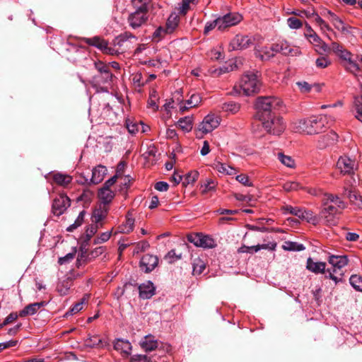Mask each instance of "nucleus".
Returning a JSON list of instances; mask_svg holds the SVG:
<instances>
[{
  "label": "nucleus",
  "mask_w": 362,
  "mask_h": 362,
  "mask_svg": "<svg viewBox=\"0 0 362 362\" xmlns=\"http://www.w3.org/2000/svg\"><path fill=\"white\" fill-rule=\"evenodd\" d=\"M346 207V204L337 195L324 194L322 197V207L319 217L327 225H335L339 215Z\"/></svg>",
  "instance_id": "f257e3e1"
},
{
  "label": "nucleus",
  "mask_w": 362,
  "mask_h": 362,
  "mask_svg": "<svg viewBox=\"0 0 362 362\" xmlns=\"http://www.w3.org/2000/svg\"><path fill=\"white\" fill-rule=\"evenodd\" d=\"M332 121L331 117L327 115L312 116L294 122L293 129L296 132L313 135L320 133Z\"/></svg>",
  "instance_id": "f03ea898"
},
{
  "label": "nucleus",
  "mask_w": 362,
  "mask_h": 362,
  "mask_svg": "<svg viewBox=\"0 0 362 362\" xmlns=\"http://www.w3.org/2000/svg\"><path fill=\"white\" fill-rule=\"evenodd\" d=\"M151 0H133L135 11L128 17L129 26L136 29L145 24L148 20V11Z\"/></svg>",
  "instance_id": "7ed1b4c3"
},
{
  "label": "nucleus",
  "mask_w": 362,
  "mask_h": 362,
  "mask_svg": "<svg viewBox=\"0 0 362 362\" xmlns=\"http://www.w3.org/2000/svg\"><path fill=\"white\" fill-rule=\"evenodd\" d=\"M261 87V82L257 73L247 72L244 74L240 81L239 86H235L233 94H243L245 95H251L257 93Z\"/></svg>",
  "instance_id": "20e7f679"
},
{
  "label": "nucleus",
  "mask_w": 362,
  "mask_h": 362,
  "mask_svg": "<svg viewBox=\"0 0 362 362\" xmlns=\"http://www.w3.org/2000/svg\"><path fill=\"white\" fill-rule=\"evenodd\" d=\"M282 105V101L274 96H261L257 98L255 107L257 110L259 119L267 117L276 114V111Z\"/></svg>",
  "instance_id": "39448f33"
},
{
  "label": "nucleus",
  "mask_w": 362,
  "mask_h": 362,
  "mask_svg": "<svg viewBox=\"0 0 362 362\" xmlns=\"http://www.w3.org/2000/svg\"><path fill=\"white\" fill-rule=\"evenodd\" d=\"M263 37L258 34L247 35L243 33L236 34L228 43L229 51H243L252 46H255L256 43H262Z\"/></svg>",
  "instance_id": "423d86ee"
},
{
  "label": "nucleus",
  "mask_w": 362,
  "mask_h": 362,
  "mask_svg": "<svg viewBox=\"0 0 362 362\" xmlns=\"http://www.w3.org/2000/svg\"><path fill=\"white\" fill-rule=\"evenodd\" d=\"M264 129L269 134L280 135L285 129L286 126L282 118L272 115L260 119Z\"/></svg>",
  "instance_id": "0eeeda50"
},
{
  "label": "nucleus",
  "mask_w": 362,
  "mask_h": 362,
  "mask_svg": "<svg viewBox=\"0 0 362 362\" xmlns=\"http://www.w3.org/2000/svg\"><path fill=\"white\" fill-rule=\"evenodd\" d=\"M243 20V16L238 13H228L216 18L218 30L224 31L229 28L239 24Z\"/></svg>",
  "instance_id": "6e6552de"
},
{
  "label": "nucleus",
  "mask_w": 362,
  "mask_h": 362,
  "mask_svg": "<svg viewBox=\"0 0 362 362\" xmlns=\"http://www.w3.org/2000/svg\"><path fill=\"white\" fill-rule=\"evenodd\" d=\"M243 59L238 57L230 60L229 62H226L224 65L220 66L218 69H209V72L214 76H218L223 74L238 69L243 66Z\"/></svg>",
  "instance_id": "1a4fd4ad"
},
{
  "label": "nucleus",
  "mask_w": 362,
  "mask_h": 362,
  "mask_svg": "<svg viewBox=\"0 0 362 362\" xmlns=\"http://www.w3.org/2000/svg\"><path fill=\"white\" fill-rule=\"evenodd\" d=\"M273 50L276 53H281L284 55L297 56L300 54L298 47L291 46L288 42L284 40L273 44Z\"/></svg>",
  "instance_id": "9d476101"
},
{
  "label": "nucleus",
  "mask_w": 362,
  "mask_h": 362,
  "mask_svg": "<svg viewBox=\"0 0 362 362\" xmlns=\"http://www.w3.org/2000/svg\"><path fill=\"white\" fill-rule=\"evenodd\" d=\"M356 162L347 156L339 157L337 163V167L343 174H352L356 168Z\"/></svg>",
  "instance_id": "9b49d317"
},
{
  "label": "nucleus",
  "mask_w": 362,
  "mask_h": 362,
  "mask_svg": "<svg viewBox=\"0 0 362 362\" xmlns=\"http://www.w3.org/2000/svg\"><path fill=\"white\" fill-rule=\"evenodd\" d=\"M70 206V199L65 194H60L54 199L52 204V212L54 215L59 216Z\"/></svg>",
  "instance_id": "f8f14e48"
},
{
  "label": "nucleus",
  "mask_w": 362,
  "mask_h": 362,
  "mask_svg": "<svg viewBox=\"0 0 362 362\" xmlns=\"http://www.w3.org/2000/svg\"><path fill=\"white\" fill-rule=\"evenodd\" d=\"M304 36L315 47V51L318 54H323L330 50L329 46L322 40L315 32L312 33L311 35L304 34Z\"/></svg>",
  "instance_id": "ddd939ff"
},
{
  "label": "nucleus",
  "mask_w": 362,
  "mask_h": 362,
  "mask_svg": "<svg viewBox=\"0 0 362 362\" xmlns=\"http://www.w3.org/2000/svg\"><path fill=\"white\" fill-rule=\"evenodd\" d=\"M262 43H256L254 47V54L256 57L260 59L262 61L269 60L276 54L273 50V45L270 47H262Z\"/></svg>",
  "instance_id": "4468645a"
},
{
  "label": "nucleus",
  "mask_w": 362,
  "mask_h": 362,
  "mask_svg": "<svg viewBox=\"0 0 362 362\" xmlns=\"http://www.w3.org/2000/svg\"><path fill=\"white\" fill-rule=\"evenodd\" d=\"M158 259L156 256L146 254L144 255L140 261V267L145 272L148 273L153 271L158 265Z\"/></svg>",
  "instance_id": "2eb2a0df"
},
{
  "label": "nucleus",
  "mask_w": 362,
  "mask_h": 362,
  "mask_svg": "<svg viewBox=\"0 0 362 362\" xmlns=\"http://www.w3.org/2000/svg\"><path fill=\"white\" fill-rule=\"evenodd\" d=\"M327 17L333 24L334 28L344 34L349 33V27L346 26L344 23L334 13L327 11Z\"/></svg>",
  "instance_id": "dca6fc26"
},
{
  "label": "nucleus",
  "mask_w": 362,
  "mask_h": 362,
  "mask_svg": "<svg viewBox=\"0 0 362 362\" xmlns=\"http://www.w3.org/2000/svg\"><path fill=\"white\" fill-rule=\"evenodd\" d=\"M141 347L146 351H151L158 347L159 342L151 334L145 336L139 342Z\"/></svg>",
  "instance_id": "f3484780"
},
{
  "label": "nucleus",
  "mask_w": 362,
  "mask_h": 362,
  "mask_svg": "<svg viewBox=\"0 0 362 362\" xmlns=\"http://www.w3.org/2000/svg\"><path fill=\"white\" fill-rule=\"evenodd\" d=\"M109 211L108 206L100 205L93 213L92 221L103 226V221L107 217Z\"/></svg>",
  "instance_id": "a211bd4d"
},
{
  "label": "nucleus",
  "mask_w": 362,
  "mask_h": 362,
  "mask_svg": "<svg viewBox=\"0 0 362 362\" xmlns=\"http://www.w3.org/2000/svg\"><path fill=\"white\" fill-rule=\"evenodd\" d=\"M156 288L153 284L148 281L139 286V296L143 299H149L155 294Z\"/></svg>",
  "instance_id": "6ab92c4d"
},
{
  "label": "nucleus",
  "mask_w": 362,
  "mask_h": 362,
  "mask_svg": "<svg viewBox=\"0 0 362 362\" xmlns=\"http://www.w3.org/2000/svg\"><path fill=\"white\" fill-rule=\"evenodd\" d=\"M221 118L215 113H210L205 116V134L212 132L220 124Z\"/></svg>",
  "instance_id": "aec40b11"
},
{
  "label": "nucleus",
  "mask_w": 362,
  "mask_h": 362,
  "mask_svg": "<svg viewBox=\"0 0 362 362\" xmlns=\"http://www.w3.org/2000/svg\"><path fill=\"white\" fill-rule=\"evenodd\" d=\"M329 48L335 54L339 57L341 63H342L346 59L353 57V54L349 50L345 49L342 45L337 42H332L331 47Z\"/></svg>",
  "instance_id": "412c9836"
},
{
  "label": "nucleus",
  "mask_w": 362,
  "mask_h": 362,
  "mask_svg": "<svg viewBox=\"0 0 362 362\" xmlns=\"http://www.w3.org/2000/svg\"><path fill=\"white\" fill-rule=\"evenodd\" d=\"M306 269L315 274H324L326 271V263L314 262L311 257H309L307 259Z\"/></svg>",
  "instance_id": "4be33fe9"
},
{
  "label": "nucleus",
  "mask_w": 362,
  "mask_h": 362,
  "mask_svg": "<svg viewBox=\"0 0 362 362\" xmlns=\"http://www.w3.org/2000/svg\"><path fill=\"white\" fill-rule=\"evenodd\" d=\"M107 170L104 165H99L95 167L92 170L90 182L94 185L101 182L103 180L105 175L107 174Z\"/></svg>",
  "instance_id": "5701e85b"
},
{
  "label": "nucleus",
  "mask_w": 362,
  "mask_h": 362,
  "mask_svg": "<svg viewBox=\"0 0 362 362\" xmlns=\"http://www.w3.org/2000/svg\"><path fill=\"white\" fill-rule=\"evenodd\" d=\"M328 262L332 265L334 272L340 269L348 264V258L345 255H330Z\"/></svg>",
  "instance_id": "b1692460"
},
{
  "label": "nucleus",
  "mask_w": 362,
  "mask_h": 362,
  "mask_svg": "<svg viewBox=\"0 0 362 362\" xmlns=\"http://www.w3.org/2000/svg\"><path fill=\"white\" fill-rule=\"evenodd\" d=\"M46 304L47 303L45 301L29 304L20 311L19 316L25 317L26 315H33Z\"/></svg>",
  "instance_id": "393cba45"
},
{
  "label": "nucleus",
  "mask_w": 362,
  "mask_h": 362,
  "mask_svg": "<svg viewBox=\"0 0 362 362\" xmlns=\"http://www.w3.org/2000/svg\"><path fill=\"white\" fill-rule=\"evenodd\" d=\"M338 139V135L334 132H330L326 135L320 137L318 141V146L320 148H325L327 146L334 144Z\"/></svg>",
  "instance_id": "a878e982"
},
{
  "label": "nucleus",
  "mask_w": 362,
  "mask_h": 362,
  "mask_svg": "<svg viewBox=\"0 0 362 362\" xmlns=\"http://www.w3.org/2000/svg\"><path fill=\"white\" fill-rule=\"evenodd\" d=\"M86 42L90 45L98 47L100 50L103 51L105 53H111V49L107 47V42L98 37L88 38L86 40Z\"/></svg>",
  "instance_id": "bb28decb"
},
{
  "label": "nucleus",
  "mask_w": 362,
  "mask_h": 362,
  "mask_svg": "<svg viewBox=\"0 0 362 362\" xmlns=\"http://www.w3.org/2000/svg\"><path fill=\"white\" fill-rule=\"evenodd\" d=\"M115 197V192L110 189L101 188L98 192V197L101 202L100 205L107 206Z\"/></svg>",
  "instance_id": "cd10ccee"
},
{
  "label": "nucleus",
  "mask_w": 362,
  "mask_h": 362,
  "mask_svg": "<svg viewBox=\"0 0 362 362\" xmlns=\"http://www.w3.org/2000/svg\"><path fill=\"white\" fill-rule=\"evenodd\" d=\"M107 344V341L101 339L98 335H88V338L85 340V345L90 348H99L103 347Z\"/></svg>",
  "instance_id": "c85d7f7f"
},
{
  "label": "nucleus",
  "mask_w": 362,
  "mask_h": 362,
  "mask_svg": "<svg viewBox=\"0 0 362 362\" xmlns=\"http://www.w3.org/2000/svg\"><path fill=\"white\" fill-rule=\"evenodd\" d=\"M211 166L214 169L222 174L233 175L237 173V170L235 168L220 162L214 163Z\"/></svg>",
  "instance_id": "c756f323"
},
{
  "label": "nucleus",
  "mask_w": 362,
  "mask_h": 362,
  "mask_svg": "<svg viewBox=\"0 0 362 362\" xmlns=\"http://www.w3.org/2000/svg\"><path fill=\"white\" fill-rule=\"evenodd\" d=\"M114 348L115 350L121 351L125 356H128L131 354L132 345L126 340L117 339L114 344Z\"/></svg>",
  "instance_id": "7c9ffc66"
},
{
  "label": "nucleus",
  "mask_w": 362,
  "mask_h": 362,
  "mask_svg": "<svg viewBox=\"0 0 362 362\" xmlns=\"http://www.w3.org/2000/svg\"><path fill=\"white\" fill-rule=\"evenodd\" d=\"M134 218L132 214L129 211L126 216V221L119 226V232L122 233H129L134 229Z\"/></svg>",
  "instance_id": "2f4dec72"
},
{
  "label": "nucleus",
  "mask_w": 362,
  "mask_h": 362,
  "mask_svg": "<svg viewBox=\"0 0 362 362\" xmlns=\"http://www.w3.org/2000/svg\"><path fill=\"white\" fill-rule=\"evenodd\" d=\"M341 64L346 71L351 72L354 75H356L360 70L359 64L353 58V57L346 59Z\"/></svg>",
  "instance_id": "473e14b6"
},
{
  "label": "nucleus",
  "mask_w": 362,
  "mask_h": 362,
  "mask_svg": "<svg viewBox=\"0 0 362 362\" xmlns=\"http://www.w3.org/2000/svg\"><path fill=\"white\" fill-rule=\"evenodd\" d=\"M95 67L98 71L99 74H105V82H108L109 81H112L113 75L110 72L108 65L99 61V62H95Z\"/></svg>",
  "instance_id": "72a5a7b5"
},
{
  "label": "nucleus",
  "mask_w": 362,
  "mask_h": 362,
  "mask_svg": "<svg viewBox=\"0 0 362 362\" xmlns=\"http://www.w3.org/2000/svg\"><path fill=\"white\" fill-rule=\"evenodd\" d=\"M202 98L198 94H192L189 100L185 104L180 106V110L184 112L188 108H191L198 105L201 103Z\"/></svg>",
  "instance_id": "f704fd0d"
},
{
  "label": "nucleus",
  "mask_w": 362,
  "mask_h": 362,
  "mask_svg": "<svg viewBox=\"0 0 362 362\" xmlns=\"http://www.w3.org/2000/svg\"><path fill=\"white\" fill-rule=\"evenodd\" d=\"M187 240L196 247H204V234L202 233H192L187 235Z\"/></svg>",
  "instance_id": "c9c22d12"
},
{
  "label": "nucleus",
  "mask_w": 362,
  "mask_h": 362,
  "mask_svg": "<svg viewBox=\"0 0 362 362\" xmlns=\"http://www.w3.org/2000/svg\"><path fill=\"white\" fill-rule=\"evenodd\" d=\"M105 74H98L93 78V83L95 86H102L103 91H107V86L110 85L112 81L105 82Z\"/></svg>",
  "instance_id": "e433bc0d"
},
{
  "label": "nucleus",
  "mask_w": 362,
  "mask_h": 362,
  "mask_svg": "<svg viewBox=\"0 0 362 362\" xmlns=\"http://www.w3.org/2000/svg\"><path fill=\"white\" fill-rule=\"evenodd\" d=\"M282 248L286 251H303L305 249L303 244L292 241H285Z\"/></svg>",
  "instance_id": "4c0bfd02"
},
{
  "label": "nucleus",
  "mask_w": 362,
  "mask_h": 362,
  "mask_svg": "<svg viewBox=\"0 0 362 362\" xmlns=\"http://www.w3.org/2000/svg\"><path fill=\"white\" fill-rule=\"evenodd\" d=\"M53 180L57 184L66 187L71 182L72 177L67 175L56 173L53 176Z\"/></svg>",
  "instance_id": "58836bf2"
},
{
  "label": "nucleus",
  "mask_w": 362,
  "mask_h": 362,
  "mask_svg": "<svg viewBox=\"0 0 362 362\" xmlns=\"http://www.w3.org/2000/svg\"><path fill=\"white\" fill-rule=\"evenodd\" d=\"M344 195L348 197L350 202L356 206H357V202H359L360 199H362V197L358 194L357 192L352 188H345L344 191Z\"/></svg>",
  "instance_id": "ea45409f"
},
{
  "label": "nucleus",
  "mask_w": 362,
  "mask_h": 362,
  "mask_svg": "<svg viewBox=\"0 0 362 362\" xmlns=\"http://www.w3.org/2000/svg\"><path fill=\"white\" fill-rule=\"evenodd\" d=\"M300 219L306 221L308 223H310L313 225H317L319 223V218L313 214V211L304 210L303 209Z\"/></svg>",
  "instance_id": "a19ab883"
},
{
  "label": "nucleus",
  "mask_w": 362,
  "mask_h": 362,
  "mask_svg": "<svg viewBox=\"0 0 362 362\" xmlns=\"http://www.w3.org/2000/svg\"><path fill=\"white\" fill-rule=\"evenodd\" d=\"M177 126L182 131L189 132L192 129V120L189 117L180 118L177 122Z\"/></svg>",
  "instance_id": "79ce46f5"
},
{
  "label": "nucleus",
  "mask_w": 362,
  "mask_h": 362,
  "mask_svg": "<svg viewBox=\"0 0 362 362\" xmlns=\"http://www.w3.org/2000/svg\"><path fill=\"white\" fill-rule=\"evenodd\" d=\"M277 158L284 165L291 168H295L296 163L291 156L284 155L283 153H279Z\"/></svg>",
  "instance_id": "37998d69"
},
{
  "label": "nucleus",
  "mask_w": 362,
  "mask_h": 362,
  "mask_svg": "<svg viewBox=\"0 0 362 362\" xmlns=\"http://www.w3.org/2000/svg\"><path fill=\"white\" fill-rule=\"evenodd\" d=\"M269 246L267 244L257 245L255 246L248 247L246 245H243L238 249V252L245 253V252H257L261 249H267Z\"/></svg>",
  "instance_id": "c03bdc74"
},
{
  "label": "nucleus",
  "mask_w": 362,
  "mask_h": 362,
  "mask_svg": "<svg viewBox=\"0 0 362 362\" xmlns=\"http://www.w3.org/2000/svg\"><path fill=\"white\" fill-rule=\"evenodd\" d=\"M179 18L176 15H170L167 20L165 28L170 33H173L178 25Z\"/></svg>",
  "instance_id": "a18cd8bd"
},
{
  "label": "nucleus",
  "mask_w": 362,
  "mask_h": 362,
  "mask_svg": "<svg viewBox=\"0 0 362 362\" xmlns=\"http://www.w3.org/2000/svg\"><path fill=\"white\" fill-rule=\"evenodd\" d=\"M296 84L298 85L300 91L304 93H309L313 88H315L316 91H320V87L317 84H314L312 86L305 81L297 82Z\"/></svg>",
  "instance_id": "49530a36"
},
{
  "label": "nucleus",
  "mask_w": 362,
  "mask_h": 362,
  "mask_svg": "<svg viewBox=\"0 0 362 362\" xmlns=\"http://www.w3.org/2000/svg\"><path fill=\"white\" fill-rule=\"evenodd\" d=\"M350 284L358 291L362 292V277L354 274L351 275L349 279Z\"/></svg>",
  "instance_id": "de8ad7c7"
},
{
  "label": "nucleus",
  "mask_w": 362,
  "mask_h": 362,
  "mask_svg": "<svg viewBox=\"0 0 362 362\" xmlns=\"http://www.w3.org/2000/svg\"><path fill=\"white\" fill-rule=\"evenodd\" d=\"M158 100V95L156 90L153 89L150 92L149 98L148 100V105L152 107L153 110L158 109V105L156 104V101Z\"/></svg>",
  "instance_id": "09e8293b"
},
{
  "label": "nucleus",
  "mask_w": 362,
  "mask_h": 362,
  "mask_svg": "<svg viewBox=\"0 0 362 362\" xmlns=\"http://www.w3.org/2000/svg\"><path fill=\"white\" fill-rule=\"evenodd\" d=\"M85 214H86L85 211H81L79 213L78 217L75 220L74 223L73 224L70 225L66 228V230L69 232H73L75 229H76L78 227H79L83 222Z\"/></svg>",
  "instance_id": "8fccbe9b"
},
{
  "label": "nucleus",
  "mask_w": 362,
  "mask_h": 362,
  "mask_svg": "<svg viewBox=\"0 0 362 362\" xmlns=\"http://www.w3.org/2000/svg\"><path fill=\"white\" fill-rule=\"evenodd\" d=\"M356 117L362 122V96L354 98Z\"/></svg>",
  "instance_id": "3c124183"
},
{
  "label": "nucleus",
  "mask_w": 362,
  "mask_h": 362,
  "mask_svg": "<svg viewBox=\"0 0 362 362\" xmlns=\"http://www.w3.org/2000/svg\"><path fill=\"white\" fill-rule=\"evenodd\" d=\"M283 188L287 192L303 189L300 184L296 181H288L285 182L283 185Z\"/></svg>",
  "instance_id": "603ef678"
},
{
  "label": "nucleus",
  "mask_w": 362,
  "mask_h": 362,
  "mask_svg": "<svg viewBox=\"0 0 362 362\" xmlns=\"http://www.w3.org/2000/svg\"><path fill=\"white\" fill-rule=\"evenodd\" d=\"M193 275H200L204 271V262L200 258L194 259L193 262Z\"/></svg>",
  "instance_id": "864d4df0"
},
{
  "label": "nucleus",
  "mask_w": 362,
  "mask_h": 362,
  "mask_svg": "<svg viewBox=\"0 0 362 362\" xmlns=\"http://www.w3.org/2000/svg\"><path fill=\"white\" fill-rule=\"evenodd\" d=\"M170 33L167 31L165 27L159 26L156 29L153 34V40L155 41H159L161 38H163L166 34Z\"/></svg>",
  "instance_id": "5fc2aeb1"
},
{
  "label": "nucleus",
  "mask_w": 362,
  "mask_h": 362,
  "mask_svg": "<svg viewBox=\"0 0 362 362\" xmlns=\"http://www.w3.org/2000/svg\"><path fill=\"white\" fill-rule=\"evenodd\" d=\"M198 175L199 173L197 171H193L188 173L183 179V185L187 186L188 185L193 184L198 178Z\"/></svg>",
  "instance_id": "6e6d98bb"
},
{
  "label": "nucleus",
  "mask_w": 362,
  "mask_h": 362,
  "mask_svg": "<svg viewBox=\"0 0 362 362\" xmlns=\"http://www.w3.org/2000/svg\"><path fill=\"white\" fill-rule=\"evenodd\" d=\"M112 235V230L102 233L93 240V244L98 245L107 242Z\"/></svg>",
  "instance_id": "4d7b16f0"
},
{
  "label": "nucleus",
  "mask_w": 362,
  "mask_h": 362,
  "mask_svg": "<svg viewBox=\"0 0 362 362\" xmlns=\"http://www.w3.org/2000/svg\"><path fill=\"white\" fill-rule=\"evenodd\" d=\"M209 57L212 60H218L219 59L223 58V49L221 47H216L213 49H211L208 53Z\"/></svg>",
  "instance_id": "13d9d810"
},
{
  "label": "nucleus",
  "mask_w": 362,
  "mask_h": 362,
  "mask_svg": "<svg viewBox=\"0 0 362 362\" xmlns=\"http://www.w3.org/2000/svg\"><path fill=\"white\" fill-rule=\"evenodd\" d=\"M98 224H92L89 226L86 231V237L87 240H90V238L97 233L98 230L101 228Z\"/></svg>",
  "instance_id": "bf43d9fd"
},
{
  "label": "nucleus",
  "mask_w": 362,
  "mask_h": 362,
  "mask_svg": "<svg viewBox=\"0 0 362 362\" xmlns=\"http://www.w3.org/2000/svg\"><path fill=\"white\" fill-rule=\"evenodd\" d=\"M287 24L291 29H299L302 27L303 23L300 20L295 17H290L287 19Z\"/></svg>",
  "instance_id": "052dcab7"
},
{
  "label": "nucleus",
  "mask_w": 362,
  "mask_h": 362,
  "mask_svg": "<svg viewBox=\"0 0 362 362\" xmlns=\"http://www.w3.org/2000/svg\"><path fill=\"white\" fill-rule=\"evenodd\" d=\"M284 209L286 212L293 214L296 216H298L299 218H300L303 209L298 208V207H293L290 205H286V206L284 207Z\"/></svg>",
  "instance_id": "680f3d73"
},
{
  "label": "nucleus",
  "mask_w": 362,
  "mask_h": 362,
  "mask_svg": "<svg viewBox=\"0 0 362 362\" xmlns=\"http://www.w3.org/2000/svg\"><path fill=\"white\" fill-rule=\"evenodd\" d=\"M182 258V254H176L174 250H171L168 252V254L165 256V259L168 261L169 263L172 264L176 260L180 259Z\"/></svg>",
  "instance_id": "e2e57ef3"
},
{
  "label": "nucleus",
  "mask_w": 362,
  "mask_h": 362,
  "mask_svg": "<svg viewBox=\"0 0 362 362\" xmlns=\"http://www.w3.org/2000/svg\"><path fill=\"white\" fill-rule=\"evenodd\" d=\"M331 64L330 60L326 57H318L315 61V65L317 68L325 69Z\"/></svg>",
  "instance_id": "0e129e2a"
},
{
  "label": "nucleus",
  "mask_w": 362,
  "mask_h": 362,
  "mask_svg": "<svg viewBox=\"0 0 362 362\" xmlns=\"http://www.w3.org/2000/svg\"><path fill=\"white\" fill-rule=\"evenodd\" d=\"M57 291L61 296H66L68 294L69 290V285L68 281H64L57 286Z\"/></svg>",
  "instance_id": "69168bd1"
},
{
  "label": "nucleus",
  "mask_w": 362,
  "mask_h": 362,
  "mask_svg": "<svg viewBox=\"0 0 362 362\" xmlns=\"http://www.w3.org/2000/svg\"><path fill=\"white\" fill-rule=\"evenodd\" d=\"M225 110L227 112H230L231 113L237 112L240 109L239 104L233 102H230L228 103H225L224 106Z\"/></svg>",
  "instance_id": "338daca9"
},
{
  "label": "nucleus",
  "mask_w": 362,
  "mask_h": 362,
  "mask_svg": "<svg viewBox=\"0 0 362 362\" xmlns=\"http://www.w3.org/2000/svg\"><path fill=\"white\" fill-rule=\"evenodd\" d=\"M130 362H150V360L146 355H134Z\"/></svg>",
  "instance_id": "774afa93"
}]
</instances>
